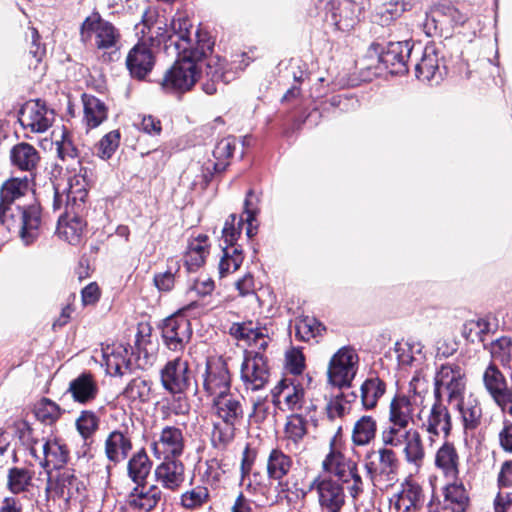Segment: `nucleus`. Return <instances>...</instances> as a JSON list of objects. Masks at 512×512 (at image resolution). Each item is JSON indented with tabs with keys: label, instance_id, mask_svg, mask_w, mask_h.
<instances>
[{
	"label": "nucleus",
	"instance_id": "393cba45",
	"mask_svg": "<svg viewBox=\"0 0 512 512\" xmlns=\"http://www.w3.org/2000/svg\"><path fill=\"white\" fill-rule=\"evenodd\" d=\"M443 489L442 512H466L470 506L469 493L461 481L451 480Z\"/></svg>",
	"mask_w": 512,
	"mask_h": 512
},
{
	"label": "nucleus",
	"instance_id": "dca6fc26",
	"mask_svg": "<svg viewBox=\"0 0 512 512\" xmlns=\"http://www.w3.org/2000/svg\"><path fill=\"white\" fill-rule=\"evenodd\" d=\"M161 383L164 389L170 393H185L196 382L189 369L188 362L181 357H177L168 361L162 368Z\"/></svg>",
	"mask_w": 512,
	"mask_h": 512
},
{
	"label": "nucleus",
	"instance_id": "b1692460",
	"mask_svg": "<svg viewBox=\"0 0 512 512\" xmlns=\"http://www.w3.org/2000/svg\"><path fill=\"white\" fill-rule=\"evenodd\" d=\"M305 391L299 383L285 378L272 390L273 403L277 406L284 404L288 410L302 408Z\"/></svg>",
	"mask_w": 512,
	"mask_h": 512
},
{
	"label": "nucleus",
	"instance_id": "864d4df0",
	"mask_svg": "<svg viewBox=\"0 0 512 512\" xmlns=\"http://www.w3.org/2000/svg\"><path fill=\"white\" fill-rule=\"evenodd\" d=\"M307 433L306 420L299 414H292L287 418L284 436L294 446H298Z\"/></svg>",
	"mask_w": 512,
	"mask_h": 512
},
{
	"label": "nucleus",
	"instance_id": "4be33fe9",
	"mask_svg": "<svg viewBox=\"0 0 512 512\" xmlns=\"http://www.w3.org/2000/svg\"><path fill=\"white\" fill-rule=\"evenodd\" d=\"M82 209H67L65 206V212L58 219L57 235L63 241L68 242L71 245H77L81 242L86 223L79 216V212Z\"/></svg>",
	"mask_w": 512,
	"mask_h": 512
},
{
	"label": "nucleus",
	"instance_id": "f3484780",
	"mask_svg": "<svg viewBox=\"0 0 512 512\" xmlns=\"http://www.w3.org/2000/svg\"><path fill=\"white\" fill-rule=\"evenodd\" d=\"M20 122L34 133H44L53 124L55 113L41 100L27 102L20 111Z\"/></svg>",
	"mask_w": 512,
	"mask_h": 512
},
{
	"label": "nucleus",
	"instance_id": "1a4fd4ad",
	"mask_svg": "<svg viewBox=\"0 0 512 512\" xmlns=\"http://www.w3.org/2000/svg\"><path fill=\"white\" fill-rule=\"evenodd\" d=\"M359 367V356L350 346L341 347L330 359L327 369L328 382L332 386L349 387Z\"/></svg>",
	"mask_w": 512,
	"mask_h": 512
},
{
	"label": "nucleus",
	"instance_id": "603ef678",
	"mask_svg": "<svg viewBox=\"0 0 512 512\" xmlns=\"http://www.w3.org/2000/svg\"><path fill=\"white\" fill-rule=\"evenodd\" d=\"M324 326L314 317L305 316L296 320L295 335L301 341H310L321 335Z\"/></svg>",
	"mask_w": 512,
	"mask_h": 512
},
{
	"label": "nucleus",
	"instance_id": "6ab92c4d",
	"mask_svg": "<svg viewBox=\"0 0 512 512\" xmlns=\"http://www.w3.org/2000/svg\"><path fill=\"white\" fill-rule=\"evenodd\" d=\"M85 485L70 469L58 471L55 476L49 474L45 488L46 495L54 493L58 498L70 501L82 495Z\"/></svg>",
	"mask_w": 512,
	"mask_h": 512
},
{
	"label": "nucleus",
	"instance_id": "39448f33",
	"mask_svg": "<svg viewBox=\"0 0 512 512\" xmlns=\"http://www.w3.org/2000/svg\"><path fill=\"white\" fill-rule=\"evenodd\" d=\"M326 476L335 477L342 485L347 484V490L354 502L364 491V482L359 474L355 461L347 458L339 451L331 450L322 462Z\"/></svg>",
	"mask_w": 512,
	"mask_h": 512
},
{
	"label": "nucleus",
	"instance_id": "052dcab7",
	"mask_svg": "<svg viewBox=\"0 0 512 512\" xmlns=\"http://www.w3.org/2000/svg\"><path fill=\"white\" fill-rule=\"evenodd\" d=\"M408 3L402 1H391L383 4L378 12L377 17L381 25H388L394 19L400 17L402 13L408 10Z\"/></svg>",
	"mask_w": 512,
	"mask_h": 512
},
{
	"label": "nucleus",
	"instance_id": "f257e3e1",
	"mask_svg": "<svg viewBox=\"0 0 512 512\" xmlns=\"http://www.w3.org/2000/svg\"><path fill=\"white\" fill-rule=\"evenodd\" d=\"M466 390L465 372L456 364H445L440 367L434 379L433 402L423 406L418 414L419 427L427 433L428 441L433 445L441 435L447 439L452 431V417L443 403V392L449 402L463 398Z\"/></svg>",
	"mask_w": 512,
	"mask_h": 512
},
{
	"label": "nucleus",
	"instance_id": "a18cd8bd",
	"mask_svg": "<svg viewBox=\"0 0 512 512\" xmlns=\"http://www.w3.org/2000/svg\"><path fill=\"white\" fill-rule=\"evenodd\" d=\"M84 119L89 128L98 127L107 118L105 104L94 96L83 97Z\"/></svg>",
	"mask_w": 512,
	"mask_h": 512
},
{
	"label": "nucleus",
	"instance_id": "bb28decb",
	"mask_svg": "<svg viewBox=\"0 0 512 512\" xmlns=\"http://www.w3.org/2000/svg\"><path fill=\"white\" fill-rule=\"evenodd\" d=\"M417 78L426 83L438 84L443 78V73L439 65V58L434 45H426L422 58L416 64Z\"/></svg>",
	"mask_w": 512,
	"mask_h": 512
},
{
	"label": "nucleus",
	"instance_id": "e2e57ef3",
	"mask_svg": "<svg viewBox=\"0 0 512 512\" xmlns=\"http://www.w3.org/2000/svg\"><path fill=\"white\" fill-rule=\"evenodd\" d=\"M120 133L113 130L104 135L96 146V154L101 159H109L119 146Z\"/></svg>",
	"mask_w": 512,
	"mask_h": 512
},
{
	"label": "nucleus",
	"instance_id": "69168bd1",
	"mask_svg": "<svg viewBox=\"0 0 512 512\" xmlns=\"http://www.w3.org/2000/svg\"><path fill=\"white\" fill-rule=\"evenodd\" d=\"M208 498V489L203 486H197L181 495V504L187 509H195L206 503Z\"/></svg>",
	"mask_w": 512,
	"mask_h": 512
},
{
	"label": "nucleus",
	"instance_id": "774afa93",
	"mask_svg": "<svg viewBox=\"0 0 512 512\" xmlns=\"http://www.w3.org/2000/svg\"><path fill=\"white\" fill-rule=\"evenodd\" d=\"M225 464L222 459L217 456L212 457L205 462V470L203 472V478L209 484H215L220 481L222 476L225 474Z\"/></svg>",
	"mask_w": 512,
	"mask_h": 512
},
{
	"label": "nucleus",
	"instance_id": "412c9836",
	"mask_svg": "<svg viewBox=\"0 0 512 512\" xmlns=\"http://www.w3.org/2000/svg\"><path fill=\"white\" fill-rule=\"evenodd\" d=\"M154 470L155 481L164 489L178 491L185 482V465L179 458H161Z\"/></svg>",
	"mask_w": 512,
	"mask_h": 512
},
{
	"label": "nucleus",
	"instance_id": "37998d69",
	"mask_svg": "<svg viewBox=\"0 0 512 512\" xmlns=\"http://www.w3.org/2000/svg\"><path fill=\"white\" fill-rule=\"evenodd\" d=\"M152 463L145 451L141 450L133 455L127 464L128 476L138 486L146 482L150 474Z\"/></svg>",
	"mask_w": 512,
	"mask_h": 512
},
{
	"label": "nucleus",
	"instance_id": "72a5a7b5",
	"mask_svg": "<svg viewBox=\"0 0 512 512\" xmlns=\"http://www.w3.org/2000/svg\"><path fill=\"white\" fill-rule=\"evenodd\" d=\"M360 402L364 410H373L386 392V383L376 375L366 378L360 386Z\"/></svg>",
	"mask_w": 512,
	"mask_h": 512
},
{
	"label": "nucleus",
	"instance_id": "6e6552de",
	"mask_svg": "<svg viewBox=\"0 0 512 512\" xmlns=\"http://www.w3.org/2000/svg\"><path fill=\"white\" fill-rule=\"evenodd\" d=\"M80 35L84 43L93 41L99 50H117L121 37L118 29L98 13H93L83 21Z\"/></svg>",
	"mask_w": 512,
	"mask_h": 512
},
{
	"label": "nucleus",
	"instance_id": "6e6d98bb",
	"mask_svg": "<svg viewBox=\"0 0 512 512\" xmlns=\"http://www.w3.org/2000/svg\"><path fill=\"white\" fill-rule=\"evenodd\" d=\"M491 357L499 361L502 366H508L512 360V340L509 337H500L490 344Z\"/></svg>",
	"mask_w": 512,
	"mask_h": 512
},
{
	"label": "nucleus",
	"instance_id": "5701e85b",
	"mask_svg": "<svg viewBox=\"0 0 512 512\" xmlns=\"http://www.w3.org/2000/svg\"><path fill=\"white\" fill-rule=\"evenodd\" d=\"M486 392L497 405H504L508 400L509 388L506 377L494 362H490L482 374Z\"/></svg>",
	"mask_w": 512,
	"mask_h": 512
},
{
	"label": "nucleus",
	"instance_id": "c03bdc74",
	"mask_svg": "<svg viewBox=\"0 0 512 512\" xmlns=\"http://www.w3.org/2000/svg\"><path fill=\"white\" fill-rule=\"evenodd\" d=\"M237 425L221 420L215 421L211 433L212 446L219 451L226 450L235 438Z\"/></svg>",
	"mask_w": 512,
	"mask_h": 512
},
{
	"label": "nucleus",
	"instance_id": "ea45409f",
	"mask_svg": "<svg viewBox=\"0 0 512 512\" xmlns=\"http://www.w3.org/2000/svg\"><path fill=\"white\" fill-rule=\"evenodd\" d=\"M209 247L208 237L204 234L189 240L185 254V265L189 271L196 270L205 263Z\"/></svg>",
	"mask_w": 512,
	"mask_h": 512
},
{
	"label": "nucleus",
	"instance_id": "c85d7f7f",
	"mask_svg": "<svg viewBox=\"0 0 512 512\" xmlns=\"http://www.w3.org/2000/svg\"><path fill=\"white\" fill-rule=\"evenodd\" d=\"M67 392L75 402L87 404L97 397L99 388L94 375L83 372L70 381Z\"/></svg>",
	"mask_w": 512,
	"mask_h": 512
},
{
	"label": "nucleus",
	"instance_id": "c9c22d12",
	"mask_svg": "<svg viewBox=\"0 0 512 512\" xmlns=\"http://www.w3.org/2000/svg\"><path fill=\"white\" fill-rule=\"evenodd\" d=\"M377 431V420L371 415H362L353 424L351 431L352 444L357 447L370 445L375 440Z\"/></svg>",
	"mask_w": 512,
	"mask_h": 512
},
{
	"label": "nucleus",
	"instance_id": "a211bd4d",
	"mask_svg": "<svg viewBox=\"0 0 512 512\" xmlns=\"http://www.w3.org/2000/svg\"><path fill=\"white\" fill-rule=\"evenodd\" d=\"M161 334L168 349L182 350L192 335L190 321L181 314L172 315L163 321Z\"/></svg>",
	"mask_w": 512,
	"mask_h": 512
},
{
	"label": "nucleus",
	"instance_id": "423d86ee",
	"mask_svg": "<svg viewBox=\"0 0 512 512\" xmlns=\"http://www.w3.org/2000/svg\"><path fill=\"white\" fill-rule=\"evenodd\" d=\"M468 20L467 14L462 13L448 1L435 4L426 13L423 29L427 36L449 37L456 27L463 26Z\"/></svg>",
	"mask_w": 512,
	"mask_h": 512
},
{
	"label": "nucleus",
	"instance_id": "4c0bfd02",
	"mask_svg": "<svg viewBox=\"0 0 512 512\" xmlns=\"http://www.w3.org/2000/svg\"><path fill=\"white\" fill-rule=\"evenodd\" d=\"M293 467L292 458L282 450L272 449L267 458L266 471L269 480L281 481L289 476Z\"/></svg>",
	"mask_w": 512,
	"mask_h": 512
},
{
	"label": "nucleus",
	"instance_id": "de8ad7c7",
	"mask_svg": "<svg viewBox=\"0 0 512 512\" xmlns=\"http://www.w3.org/2000/svg\"><path fill=\"white\" fill-rule=\"evenodd\" d=\"M275 482L277 483L275 486L277 497L281 500H286L288 504H296L306 497V491L290 477Z\"/></svg>",
	"mask_w": 512,
	"mask_h": 512
},
{
	"label": "nucleus",
	"instance_id": "49530a36",
	"mask_svg": "<svg viewBox=\"0 0 512 512\" xmlns=\"http://www.w3.org/2000/svg\"><path fill=\"white\" fill-rule=\"evenodd\" d=\"M205 68L206 75L211 79L212 83H205L203 90L211 95L217 91L216 82L222 81L227 83L229 79L224 71V60L220 59L218 56H209L205 61Z\"/></svg>",
	"mask_w": 512,
	"mask_h": 512
},
{
	"label": "nucleus",
	"instance_id": "338daca9",
	"mask_svg": "<svg viewBox=\"0 0 512 512\" xmlns=\"http://www.w3.org/2000/svg\"><path fill=\"white\" fill-rule=\"evenodd\" d=\"M328 417L333 420L335 418H341L346 414L350 413L351 405L343 393L332 397L326 406Z\"/></svg>",
	"mask_w": 512,
	"mask_h": 512
},
{
	"label": "nucleus",
	"instance_id": "a19ab883",
	"mask_svg": "<svg viewBox=\"0 0 512 512\" xmlns=\"http://www.w3.org/2000/svg\"><path fill=\"white\" fill-rule=\"evenodd\" d=\"M192 25L189 19L185 16H175L170 24V35L172 41L179 52H187L188 45L192 42L191 35Z\"/></svg>",
	"mask_w": 512,
	"mask_h": 512
},
{
	"label": "nucleus",
	"instance_id": "a878e982",
	"mask_svg": "<svg viewBox=\"0 0 512 512\" xmlns=\"http://www.w3.org/2000/svg\"><path fill=\"white\" fill-rule=\"evenodd\" d=\"M365 9V0H340L332 8V18L339 30L348 31L357 23Z\"/></svg>",
	"mask_w": 512,
	"mask_h": 512
},
{
	"label": "nucleus",
	"instance_id": "f03ea898",
	"mask_svg": "<svg viewBox=\"0 0 512 512\" xmlns=\"http://www.w3.org/2000/svg\"><path fill=\"white\" fill-rule=\"evenodd\" d=\"M30 190V179L12 177L0 187V242L9 234L19 236L25 245L32 244L40 235L41 208L38 204L14 205Z\"/></svg>",
	"mask_w": 512,
	"mask_h": 512
},
{
	"label": "nucleus",
	"instance_id": "2eb2a0df",
	"mask_svg": "<svg viewBox=\"0 0 512 512\" xmlns=\"http://www.w3.org/2000/svg\"><path fill=\"white\" fill-rule=\"evenodd\" d=\"M241 381L246 390H262L269 381V368L263 353L248 351L241 364Z\"/></svg>",
	"mask_w": 512,
	"mask_h": 512
},
{
	"label": "nucleus",
	"instance_id": "cd10ccee",
	"mask_svg": "<svg viewBox=\"0 0 512 512\" xmlns=\"http://www.w3.org/2000/svg\"><path fill=\"white\" fill-rule=\"evenodd\" d=\"M435 466L449 480H457L459 476L460 458L452 442L445 441L435 453Z\"/></svg>",
	"mask_w": 512,
	"mask_h": 512
},
{
	"label": "nucleus",
	"instance_id": "2f4dec72",
	"mask_svg": "<svg viewBox=\"0 0 512 512\" xmlns=\"http://www.w3.org/2000/svg\"><path fill=\"white\" fill-rule=\"evenodd\" d=\"M213 407L216 411L217 420L240 424L243 420L244 411L241 401L231 393L213 398Z\"/></svg>",
	"mask_w": 512,
	"mask_h": 512
},
{
	"label": "nucleus",
	"instance_id": "f8f14e48",
	"mask_svg": "<svg viewBox=\"0 0 512 512\" xmlns=\"http://www.w3.org/2000/svg\"><path fill=\"white\" fill-rule=\"evenodd\" d=\"M201 380L203 390L213 398L230 393L231 374L226 360L221 356L208 357Z\"/></svg>",
	"mask_w": 512,
	"mask_h": 512
},
{
	"label": "nucleus",
	"instance_id": "680f3d73",
	"mask_svg": "<svg viewBox=\"0 0 512 512\" xmlns=\"http://www.w3.org/2000/svg\"><path fill=\"white\" fill-rule=\"evenodd\" d=\"M490 331V323L486 318L471 319L463 326V335L466 339L474 342L481 340L482 336Z\"/></svg>",
	"mask_w": 512,
	"mask_h": 512
},
{
	"label": "nucleus",
	"instance_id": "58836bf2",
	"mask_svg": "<svg viewBox=\"0 0 512 512\" xmlns=\"http://www.w3.org/2000/svg\"><path fill=\"white\" fill-rule=\"evenodd\" d=\"M456 402L464 430L467 432L477 429L482 419V407L479 400L470 395L467 399L461 398Z\"/></svg>",
	"mask_w": 512,
	"mask_h": 512
},
{
	"label": "nucleus",
	"instance_id": "8fccbe9b",
	"mask_svg": "<svg viewBox=\"0 0 512 512\" xmlns=\"http://www.w3.org/2000/svg\"><path fill=\"white\" fill-rule=\"evenodd\" d=\"M219 262L220 277H225L239 269L243 262L242 250L237 246L224 247Z\"/></svg>",
	"mask_w": 512,
	"mask_h": 512
},
{
	"label": "nucleus",
	"instance_id": "0eeeda50",
	"mask_svg": "<svg viewBox=\"0 0 512 512\" xmlns=\"http://www.w3.org/2000/svg\"><path fill=\"white\" fill-rule=\"evenodd\" d=\"M389 446L382 447L377 451H370L365 456V470L367 476L373 483L390 485L397 480L399 470V459L396 452Z\"/></svg>",
	"mask_w": 512,
	"mask_h": 512
},
{
	"label": "nucleus",
	"instance_id": "c756f323",
	"mask_svg": "<svg viewBox=\"0 0 512 512\" xmlns=\"http://www.w3.org/2000/svg\"><path fill=\"white\" fill-rule=\"evenodd\" d=\"M425 502L422 488L413 481H406L397 493L395 508L398 512H415L420 510Z\"/></svg>",
	"mask_w": 512,
	"mask_h": 512
},
{
	"label": "nucleus",
	"instance_id": "09e8293b",
	"mask_svg": "<svg viewBox=\"0 0 512 512\" xmlns=\"http://www.w3.org/2000/svg\"><path fill=\"white\" fill-rule=\"evenodd\" d=\"M235 147L236 139L234 137H226L217 142L212 152L215 159L213 168L216 172H222L226 169Z\"/></svg>",
	"mask_w": 512,
	"mask_h": 512
},
{
	"label": "nucleus",
	"instance_id": "20e7f679",
	"mask_svg": "<svg viewBox=\"0 0 512 512\" xmlns=\"http://www.w3.org/2000/svg\"><path fill=\"white\" fill-rule=\"evenodd\" d=\"M154 14L150 10H144L141 19V29L136 26L137 34H141L139 42L128 52L126 66L132 77L144 79L155 65V55L147 44V39H153L151 25Z\"/></svg>",
	"mask_w": 512,
	"mask_h": 512
},
{
	"label": "nucleus",
	"instance_id": "0e129e2a",
	"mask_svg": "<svg viewBox=\"0 0 512 512\" xmlns=\"http://www.w3.org/2000/svg\"><path fill=\"white\" fill-rule=\"evenodd\" d=\"M243 219L237 221L235 214H231L226 220L222 229V239L225 247L236 246V242L241 235Z\"/></svg>",
	"mask_w": 512,
	"mask_h": 512
},
{
	"label": "nucleus",
	"instance_id": "3c124183",
	"mask_svg": "<svg viewBox=\"0 0 512 512\" xmlns=\"http://www.w3.org/2000/svg\"><path fill=\"white\" fill-rule=\"evenodd\" d=\"M122 394L132 402L145 403L150 399L151 382L143 378H134L127 384Z\"/></svg>",
	"mask_w": 512,
	"mask_h": 512
},
{
	"label": "nucleus",
	"instance_id": "f704fd0d",
	"mask_svg": "<svg viewBox=\"0 0 512 512\" xmlns=\"http://www.w3.org/2000/svg\"><path fill=\"white\" fill-rule=\"evenodd\" d=\"M10 159L13 166L31 173L38 166L40 154L34 146L22 142L12 147Z\"/></svg>",
	"mask_w": 512,
	"mask_h": 512
},
{
	"label": "nucleus",
	"instance_id": "7ed1b4c3",
	"mask_svg": "<svg viewBox=\"0 0 512 512\" xmlns=\"http://www.w3.org/2000/svg\"><path fill=\"white\" fill-rule=\"evenodd\" d=\"M413 419V406L409 398L396 396L389 406L388 425L381 432L384 446L402 448L405 462L418 472L426 458V450L420 432L409 428Z\"/></svg>",
	"mask_w": 512,
	"mask_h": 512
},
{
	"label": "nucleus",
	"instance_id": "9b49d317",
	"mask_svg": "<svg viewBox=\"0 0 512 512\" xmlns=\"http://www.w3.org/2000/svg\"><path fill=\"white\" fill-rule=\"evenodd\" d=\"M412 51L410 41H391L385 47L379 43H372L368 54L371 58H376L392 74H402L407 72V61Z\"/></svg>",
	"mask_w": 512,
	"mask_h": 512
},
{
	"label": "nucleus",
	"instance_id": "9d476101",
	"mask_svg": "<svg viewBox=\"0 0 512 512\" xmlns=\"http://www.w3.org/2000/svg\"><path fill=\"white\" fill-rule=\"evenodd\" d=\"M182 57L175 61L167 70L162 80V87L168 91L186 92L197 82L201 66L194 59L187 57V52H181Z\"/></svg>",
	"mask_w": 512,
	"mask_h": 512
},
{
	"label": "nucleus",
	"instance_id": "e433bc0d",
	"mask_svg": "<svg viewBox=\"0 0 512 512\" xmlns=\"http://www.w3.org/2000/svg\"><path fill=\"white\" fill-rule=\"evenodd\" d=\"M39 453L43 455V462L41 465L44 467H53L60 469L67 463L69 458V451L63 443L57 439H49L42 443L39 448Z\"/></svg>",
	"mask_w": 512,
	"mask_h": 512
},
{
	"label": "nucleus",
	"instance_id": "ddd939ff",
	"mask_svg": "<svg viewBox=\"0 0 512 512\" xmlns=\"http://www.w3.org/2000/svg\"><path fill=\"white\" fill-rule=\"evenodd\" d=\"M315 491L321 512H341L346 504L343 485L330 476H318L310 484Z\"/></svg>",
	"mask_w": 512,
	"mask_h": 512
},
{
	"label": "nucleus",
	"instance_id": "4468645a",
	"mask_svg": "<svg viewBox=\"0 0 512 512\" xmlns=\"http://www.w3.org/2000/svg\"><path fill=\"white\" fill-rule=\"evenodd\" d=\"M88 186L87 169L80 168L78 173L68 177L67 187L62 192L58 187L54 188L53 208L60 209L65 201L67 209H82L88 195Z\"/></svg>",
	"mask_w": 512,
	"mask_h": 512
},
{
	"label": "nucleus",
	"instance_id": "79ce46f5",
	"mask_svg": "<svg viewBox=\"0 0 512 512\" xmlns=\"http://www.w3.org/2000/svg\"><path fill=\"white\" fill-rule=\"evenodd\" d=\"M34 472L23 467H12L7 471V489L13 496L28 492L32 486Z\"/></svg>",
	"mask_w": 512,
	"mask_h": 512
},
{
	"label": "nucleus",
	"instance_id": "473e14b6",
	"mask_svg": "<svg viewBox=\"0 0 512 512\" xmlns=\"http://www.w3.org/2000/svg\"><path fill=\"white\" fill-rule=\"evenodd\" d=\"M162 497V491L157 485H150L145 487L144 484L137 486L130 493L128 504L131 508L143 512L153 510Z\"/></svg>",
	"mask_w": 512,
	"mask_h": 512
},
{
	"label": "nucleus",
	"instance_id": "4d7b16f0",
	"mask_svg": "<svg viewBox=\"0 0 512 512\" xmlns=\"http://www.w3.org/2000/svg\"><path fill=\"white\" fill-rule=\"evenodd\" d=\"M196 36V47H192L191 43L188 45L187 57L194 59L203 68V65H205L203 58H206L208 53L212 51L213 42L206 34L197 32Z\"/></svg>",
	"mask_w": 512,
	"mask_h": 512
},
{
	"label": "nucleus",
	"instance_id": "7c9ffc66",
	"mask_svg": "<svg viewBox=\"0 0 512 512\" xmlns=\"http://www.w3.org/2000/svg\"><path fill=\"white\" fill-rule=\"evenodd\" d=\"M132 450L131 437L127 432L114 430L105 440L104 451L107 459L115 464L125 460Z\"/></svg>",
	"mask_w": 512,
	"mask_h": 512
},
{
	"label": "nucleus",
	"instance_id": "aec40b11",
	"mask_svg": "<svg viewBox=\"0 0 512 512\" xmlns=\"http://www.w3.org/2000/svg\"><path fill=\"white\" fill-rule=\"evenodd\" d=\"M185 448L183 431L175 426H165L158 438L152 443V451L156 458H179Z\"/></svg>",
	"mask_w": 512,
	"mask_h": 512
},
{
	"label": "nucleus",
	"instance_id": "5fc2aeb1",
	"mask_svg": "<svg viewBox=\"0 0 512 512\" xmlns=\"http://www.w3.org/2000/svg\"><path fill=\"white\" fill-rule=\"evenodd\" d=\"M34 414L41 422L52 424L60 417L61 409L55 402L43 398L35 404Z\"/></svg>",
	"mask_w": 512,
	"mask_h": 512
},
{
	"label": "nucleus",
	"instance_id": "13d9d810",
	"mask_svg": "<svg viewBox=\"0 0 512 512\" xmlns=\"http://www.w3.org/2000/svg\"><path fill=\"white\" fill-rule=\"evenodd\" d=\"M261 329L253 322L234 323L230 327V334L238 340L244 341L248 346L252 347L253 341L261 333Z\"/></svg>",
	"mask_w": 512,
	"mask_h": 512
},
{
	"label": "nucleus",
	"instance_id": "bf43d9fd",
	"mask_svg": "<svg viewBox=\"0 0 512 512\" xmlns=\"http://www.w3.org/2000/svg\"><path fill=\"white\" fill-rule=\"evenodd\" d=\"M99 427V419L96 414L89 410L80 413L76 420V428L84 440L90 439Z\"/></svg>",
	"mask_w": 512,
	"mask_h": 512
}]
</instances>
